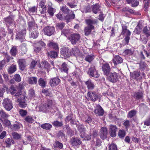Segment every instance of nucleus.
Wrapping results in <instances>:
<instances>
[{"mask_svg":"<svg viewBox=\"0 0 150 150\" xmlns=\"http://www.w3.org/2000/svg\"><path fill=\"white\" fill-rule=\"evenodd\" d=\"M85 22L87 25L84 28L83 31L85 35L88 36L91 33L92 30L95 29L94 25L97 24L98 21L96 20L88 19L85 20Z\"/></svg>","mask_w":150,"mask_h":150,"instance_id":"1","label":"nucleus"},{"mask_svg":"<svg viewBox=\"0 0 150 150\" xmlns=\"http://www.w3.org/2000/svg\"><path fill=\"white\" fill-rule=\"evenodd\" d=\"M18 90L15 94L14 95L15 98H18L16 102L19 103V105L20 107L23 108L26 106L27 104L25 102V96H22V92L21 91Z\"/></svg>","mask_w":150,"mask_h":150,"instance_id":"2","label":"nucleus"},{"mask_svg":"<svg viewBox=\"0 0 150 150\" xmlns=\"http://www.w3.org/2000/svg\"><path fill=\"white\" fill-rule=\"evenodd\" d=\"M87 99L88 100L95 102L97 100L99 96L95 91H89L87 93Z\"/></svg>","mask_w":150,"mask_h":150,"instance_id":"3","label":"nucleus"},{"mask_svg":"<svg viewBox=\"0 0 150 150\" xmlns=\"http://www.w3.org/2000/svg\"><path fill=\"white\" fill-rule=\"evenodd\" d=\"M2 104L5 109L8 111L11 110L13 108V106L12 101L8 98L3 100Z\"/></svg>","mask_w":150,"mask_h":150,"instance_id":"4","label":"nucleus"},{"mask_svg":"<svg viewBox=\"0 0 150 150\" xmlns=\"http://www.w3.org/2000/svg\"><path fill=\"white\" fill-rule=\"evenodd\" d=\"M87 74L90 76L95 78H98L99 75L95 68L94 65L92 64L89 68L87 72Z\"/></svg>","mask_w":150,"mask_h":150,"instance_id":"5","label":"nucleus"},{"mask_svg":"<svg viewBox=\"0 0 150 150\" xmlns=\"http://www.w3.org/2000/svg\"><path fill=\"white\" fill-rule=\"evenodd\" d=\"M81 36L79 33H74L71 34L69 37V39L72 44L75 45L79 41L80 39Z\"/></svg>","mask_w":150,"mask_h":150,"instance_id":"6","label":"nucleus"},{"mask_svg":"<svg viewBox=\"0 0 150 150\" xmlns=\"http://www.w3.org/2000/svg\"><path fill=\"white\" fill-rule=\"evenodd\" d=\"M102 69L105 75H109L111 70L110 66L107 62L103 63L102 65Z\"/></svg>","mask_w":150,"mask_h":150,"instance_id":"7","label":"nucleus"},{"mask_svg":"<svg viewBox=\"0 0 150 150\" xmlns=\"http://www.w3.org/2000/svg\"><path fill=\"white\" fill-rule=\"evenodd\" d=\"M93 112L96 116H103L104 113V110L99 104L96 105Z\"/></svg>","mask_w":150,"mask_h":150,"instance_id":"8","label":"nucleus"},{"mask_svg":"<svg viewBox=\"0 0 150 150\" xmlns=\"http://www.w3.org/2000/svg\"><path fill=\"white\" fill-rule=\"evenodd\" d=\"M108 80L112 83H115L118 80V74L116 72L110 73L107 78Z\"/></svg>","mask_w":150,"mask_h":150,"instance_id":"9","label":"nucleus"},{"mask_svg":"<svg viewBox=\"0 0 150 150\" xmlns=\"http://www.w3.org/2000/svg\"><path fill=\"white\" fill-rule=\"evenodd\" d=\"M4 20L6 25L8 26H12L14 27H16V25L14 22L13 17L12 16H9L8 17L4 18Z\"/></svg>","mask_w":150,"mask_h":150,"instance_id":"10","label":"nucleus"},{"mask_svg":"<svg viewBox=\"0 0 150 150\" xmlns=\"http://www.w3.org/2000/svg\"><path fill=\"white\" fill-rule=\"evenodd\" d=\"M70 143L72 146H76L81 144L82 142L79 138L77 137H72L70 139Z\"/></svg>","mask_w":150,"mask_h":150,"instance_id":"11","label":"nucleus"},{"mask_svg":"<svg viewBox=\"0 0 150 150\" xmlns=\"http://www.w3.org/2000/svg\"><path fill=\"white\" fill-rule=\"evenodd\" d=\"M87 88L88 90H93L95 87V85L91 80L89 79L87 81H84Z\"/></svg>","mask_w":150,"mask_h":150,"instance_id":"12","label":"nucleus"},{"mask_svg":"<svg viewBox=\"0 0 150 150\" xmlns=\"http://www.w3.org/2000/svg\"><path fill=\"white\" fill-rule=\"evenodd\" d=\"M60 81V79L58 77H54L50 80L49 84L52 87H54L58 85Z\"/></svg>","mask_w":150,"mask_h":150,"instance_id":"13","label":"nucleus"},{"mask_svg":"<svg viewBox=\"0 0 150 150\" xmlns=\"http://www.w3.org/2000/svg\"><path fill=\"white\" fill-rule=\"evenodd\" d=\"M108 131L105 127H102L100 130V138L103 140H104L107 137Z\"/></svg>","mask_w":150,"mask_h":150,"instance_id":"14","label":"nucleus"},{"mask_svg":"<svg viewBox=\"0 0 150 150\" xmlns=\"http://www.w3.org/2000/svg\"><path fill=\"white\" fill-rule=\"evenodd\" d=\"M75 18V14H74V11H71L69 13L66 14L64 16V20H66L67 23L70 22L73 19Z\"/></svg>","mask_w":150,"mask_h":150,"instance_id":"15","label":"nucleus"},{"mask_svg":"<svg viewBox=\"0 0 150 150\" xmlns=\"http://www.w3.org/2000/svg\"><path fill=\"white\" fill-rule=\"evenodd\" d=\"M60 54L64 58H68L71 55L70 50L67 48L62 49L60 52Z\"/></svg>","mask_w":150,"mask_h":150,"instance_id":"16","label":"nucleus"},{"mask_svg":"<svg viewBox=\"0 0 150 150\" xmlns=\"http://www.w3.org/2000/svg\"><path fill=\"white\" fill-rule=\"evenodd\" d=\"M123 61V59L119 55L115 56L112 59V62L115 66H117L118 64L122 63Z\"/></svg>","mask_w":150,"mask_h":150,"instance_id":"17","label":"nucleus"},{"mask_svg":"<svg viewBox=\"0 0 150 150\" xmlns=\"http://www.w3.org/2000/svg\"><path fill=\"white\" fill-rule=\"evenodd\" d=\"M84 57V60L89 63H91L95 57V56L93 54L86 53L85 55H83Z\"/></svg>","mask_w":150,"mask_h":150,"instance_id":"18","label":"nucleus"},{"mask_svg":"<svg viewBox=\"0 0 150 150\" xmlns=\"http://www.w3.org/2000/svg\"><path fill=\"white\" fill-rule=\"evenodd\" d=\"M28 29L30 32L33 30H37L38 27L34 22L30 21L28 23Z\"/></svg>","mask_w":150,"mask_h":150,"instance_id":"19","label":"nucleus"},{"mask_svg":"<svg viewBox=\"0 0 150 150\" xmlns=\"http://www.w3.org/2000/svg\"><path fill=\"white\" fill-rule=\"evenodd\" d=\"M20 69L23 71L26 66V62L24 59H20L18 61Z\"/></svg>","mask_w":150,"mask_h":150,"instance_id":"20","label":"nucleus"},{"mask_svg":"<svg viewBox=\"0 0 150 150\" xmlns=\"http://www.w3.org/2000/svg\"><path fill=\"white\" fill-rule=\"evenodd\" d=\"M76 125L77 128L79 132L81 134V137H82L83 134H85V132L86 131V128L82 124L77 125L76 124Z\"/></svg>","mask_w":150,"mask_h":150,"instance_id":"21","label":"nucleus"},{"mask_svg":"<svg viewBox=\"0 0 150 150\" xmlns=\"http://www.w3.org/2000/svg\"><path fill=\"white\" fill-rule=\"evenodd\" d=\"M117 128L115 125H111L110 126V134L111 137H115L116 135V131Z\"/></svg>","mask_w":150,"mask_h":150,"instance_id":"22","label":"nucleus"},{"mask_svg":"<svg viewBox=\"0 0 150 150\" xmlns=\"http://www.w3.org/2000/svg\"><path fill=\"white\" fill-rule=\"evenodd\" d=\"M127 27L125 25H122V31L120 33L121 35H130L131 32L128 29H127Z\"/></svg>","mask_w":150,"mask_h":150,"instance_id":"23","label":"nucleus"},{"mask_svg":"<svg viewBox=\"0 0 150 150\" xmlns=\"http://www.w3.org/2000/svg\"><path fill=\"white\" fill-rule=\"evenodd\" d=\"M49 42H50L48 44V46L50 48L56 51L59 50L58 45L57 43L50 41Z\"/></svg>","mask_w":150,"mask_h":150,"instance_id":"24","label":"nucleus"},{"mask_svg":"<svg viewBox=\"0 0 150 150\" xmlns=\"http://www.w3.org/2000/svg\"><path fill=\"white\" fill-rule=\"evenodd\" d=\"M139 64V69L141 71H144L147 69L148 65L144 61L140 60Z\"/></svg>","mask_w":150,"mask_h":150,"instance_id":"25","label":"nucleus"},{"mask_svg":"<svg viewBox=\"0 0 150 150\" xmlns=\"http://www.w3.org/2000/svg\"><path fill=\"white\" fill-rule=\"evenodd\" d=\"M142 25L140 23H139L134 29L133 32L137 34H139L142 32Z\"/></svg>","mask_w":150,"mask_h":150,"instance_id":"26","label":"nucleus"},{"mask_svg":"<svg viewBox=\"0 0 150 150\" xmlns=\"http://www.w3.org/2000/svg\"><path fill=\"white\" fill-rule=\"evenodd\" d=\"M61 71L62 72L68 73L69 68L68 65L66 62H63L61 65V67L60 68Z\"/></svg>","mask_w":150,"mask_h":150,"instance_id":"27","label":"nucleus"},{"mask_svg":"<svg viewBox=\"0 0 150 150\" xmlns=\"http://www.w3.org/2000/svg\"><path fill=\"white\" fill-rule=\"evenodd\" d=\"M100 7L98 4H96L94 5L92 8L93 12L95 14H96L100 11Z\"/></svg>","mask_w":150,"mask_h":150,"instance_id":"28","label":"nucleus"},{"mask_svg":"<svg viewBox=\"0 0 150 150\" xmlns=\"http://www.w3.org/2000/svg\"><path fill=\"white\" fill-rule=\"evenodd\" d=\"M137 113V111L135 110H131L128 112L127 117L129 118H132L136 115Z\"/></svg>","mask_w":150,"mask_h":150,"instance_id":"29","label":"nucleus"},{"mask_svg":"<svg viewBox=\"0 0 150 150\" xmlns=\"http://www.w3.org/2000/svg\"><path fill=\"white\" fill-rule=\"evenodd\" d=\"M16 70V66L15 65L12 64L9 68L8 71L9 74L13 73Z\"/></svg>","mask_w":150,"mask_h":150,"instance_id":"30","label":"nucleus"},{"mask_svg":"<svg viewBox=\"0 0 150 150\" xmlns=\"http://www.w3.org/2000/svg\"><path fill=\"white\" fill-rule=\"evenodd\" d=\"M143 96V93L141 92H136L135 93L134 95V98L137 100L142 99Z\"/></svg>","mask_w":150,"mask_h":150,"instance_id":"31","label":"nucleus"},{"mask_svg":"<svg viewBox=\"0 0 150 150\" xmlns=\"http://www.w3.org/2000/svg\"><path fill=\"white\" fill-rule=\"evenodd\" d=\"M71 52L74 56H76L79 54L80 51L78 47L75 46L72 49Z\"/></svg>","mask_w":150,"mask_h":150,"instance_id":"32","label":"nucleus"},{"mask_svg":"<svg viewBox=\"0 0 150 150\" xmlns=\"http://www.w3.org/2000/svg\"><path fill=\"white\" fill-rule=\"evenodd\" d=\"M28 82L30 84H36L37 82L36 78L34 77H28Z\"/></svg>","mask_w":150,"mask_h":150,"instance_id":"33","label":"nucleus"},{"mask_svg":"<svg viewBox=\"0 0 150 150\" xmlns=\"http://www.w3.org/2000/svg\"><path fill=\"white\" fill-rule=\"evenodd\" d=\"M61 10L64 14H65L69 13L71 11L66 6H62L61 8Z\"/></svg>","mask_w":150,"mask_h":150,"instance_id":"34","label":"nucleus"},{"mask_svg":"<svg viewBox=\"0 0 150 150\" xmlns=\"http://www.w3.org/2000/svg\"><path fill=\"white\" fill-rule=\"evenodd\" d=\"M140 75V71H135L132 73L131 74V77L134 79H136L139 77Z\"/></svg>","mask_w":150,"mask_h":150,"instance_id":"35","label":"nucleus"},{"mask_svg":"<svg viewBox=\"0 0 150 150\" xmlns=\"http://www.w3.org/2000/svg\"><path fill=\"white\" fill-rule=\"evenodd\" d=\"M54 30V27L47 26V35L50 36L53 34Z\"/></svg>","mask_w":150,"mask_h":150,"instance_id":"36","label":"nucleus"},{"mask_svg":"<svg viewBox=\"0 0 150 150\" xmlns=\"http://www.w3.org/2000/svg\"><path fill=\"white\" fill-rule=\"evenodd\" d=\"M47 54L49 57L52 58H55L58 56L57 53L53 51H52L48 53Z\"/></svg>","mask_w":150,"mask_h":150,"instance_id":"37","label":"nucleus"},{"mask_svg":"<svg viewBox=\"0 0 150 150\" xmlns=\"http://www.w3.org/2000/svg\"><path fill=\"white\" fill-rule=\"evenodd\" d=\"M26 33V30L25 29H22L16 38L19 39L22 38L25 36Z\"/></svg>","mask_w":150,"mask_h":150,"instance_id":"38","label":"nucleus"},{"mask_svg":"<svg viewBox=\"0 0 150 150\" xmlns=\"http://www.w3.org/2000/svg\"><path fill=\"white\" fill-rule=\"evenodd\" d=\"M9 116V115L6 113L5 111L1 109L0 110V117L3 119H7Z\"/></svg>","mask_w":150,"mask_h":150,"instance_id":"39","label":"nucleus"},{"mask_svg":"<svg viewBox=\"0 0 150 150\" xmlns=\"http://www.w3.org/2000/svg\"><path fill=\"white\" fill-rule=\"evenodd\" d=\"M14 141L11 138H8L6 139L5 143L7 147H9L11 145L14 143Z\"/></svg>","mask_w":150,"mask_h":150,"instance_id":"40","label":"nucleus"},{"mask_svg":"<svg viewBox=\"0 0 150 150\" xmlns=\"http://www.w3.org/2000/svg\"><path fill=\"white\" fill-rule=\"evenodd\" d=\"M144 8L145 11H147L149 7V3L150 2V0H144Z\"/></svg>","mask_w":150,"mask_h":150,"instance_id":"41","label":"nucleus"},{"mask_svg":"<svg viewBox=\"0 0 150 150\" xmlns=\"http://www.w3.org/2000/svg\"><path fill=\"white\" fill-rule=\"evenodd\" d=\"M52 124L55 127H61L63 125L62 121L59 122L57 120L54 121Z\"/></svg>","mask_w":150,"mask_h":150,"instance_id":"42","label":"nucleus"},{"mask_svg":"<svg viewBox=\"0 0 150 150\" xmlns=\"http://www.w3.org/2000/svg\"><path fill=\"white\" fill-rule=\"evenodd\" d=\"M83 12L86 13H90L91 11V8L89 5L87 6H84L82 8Z\"/></svg>","mask_w":150,"mask_h":150,"instance_id":"43","label":"nucleus"},{"mask_svg":"<svg viewBox=\"0 0 150 150\" xmlns=\"http://www.w3.org/2000/svg\"><path fill=\"white\" fill-rule=\"evenodd\" d=\"M17 88L16 87L14 86H11L9 88V91L10 93L12 95H14L17 91Z\"/></svg>","mask_w":150,"mask_h":150,"instance_id":"44","label":"nucleus"},{"mask_svg":"<svg viewBox=\"0 0 150 150\" xmlns=\"http://www.w3.org/2000/svg\"><path fill=\"white\" fill-rule=\"evenodd\" d=\"M56 11V9H55L53 8L52 7H49L47 12L51 17L53 16L54 14Z\"/></svg>","mask_w":150,"mask_h":150,"instance_id":"45","label":"nucleus"},{"mask_svg":"<svg viewBox=\"0 0 150 150\" xmlns=\"http://www.w3.org/2000/svg\"><path fill=\"white\" fill-rule=\"evenodd\" d=\"M17 50L16 46H13L10 51V53L13 56H15L17 53Z\"/></svg>","mask_w":150,"mask_h":150,"instance_id":"46","label":"nucleus"},{"mask_svg":"<svg viewBox=\"0 0 150 150\" xmlns=\"http://www.w3.org/2000/svg\"><path fill=\"white\" fill-rule=\"evenodd\" d=\"M134 52L131 49H126L123 52V53L126 55L130 56L133 54Z\"/></svg>","mask_w":150,"mask_h":150,"instance_id":"47","label":"nucleus"},{"mask_svg":"<svg viewBox=\"0 0 150 150\" xmlns=\"http://www.w3.org/2000/svg\"><path fill=\"white\" fill-rule=\"evenodd\" d=\"M126 134V133L125 130L123 129H120L118 132V135L120 138H122L125 137Z\"/></svg>","mask_w":150,"mask_h":150,"instance_id":"48","label":"nucleus"},{"mask_svg":"<svg viewBox=\"0 0 150 150\" xmlns=\"http://www.w3.org/2000/svg\"><path fill=\"white\" fill-rule=\"evenodd\" d=\"M31 32L30 34L31 37L33 38H36L39 35V33L37 30H33L32 32Z\"/></svg>","mask_w":150,"mask_h":150,"instance_id":"49","label":"nucleus"},{"mask_svg":"<svg viewBox=\"0 0 150 150\" xmlns=\"http://www.w3.org/2000/svg\"><path fill=\"white\" fill-rule=\"evenodd\" d=\"M55 145L54 147L55 148H59V149H62L63 147V144L58 141H56L55 142Z\"/></svg>","mask_w":150,"mask_h":150,"instance_id":"50","label":"nucleus"},{"mask_svg":"<svg viewBox=\"0 0 150 150\" xmlns=\"http://www.w3.org/2000/svg\"><path fill=\"white\" fill-rule=\"evenodd\" d=\"M143 31L146 37L148 38L150 36L149 30H148L147 26H146L144 28L143 30Z\"/></svg>","mask_w":150,"mask_h":150,"instance_id":"51","label":"nucleus"},{"mask_svg":"<svg viewBox=\"0 0 150 150\" xmlns=\"http://www.w3.org/2000/svg\"><path fill=\"white\" fill-rule=\"evenodd\" d=\"M12 135L13 138L15 140H18L21 137V135L16 132H13Z\"/></svg>","mask_w":150,"mask_h":150,"instance_id":"52","label":"nucleus"},{"mask_svg":"<svg viewBox=\"0 0 150 150\" xmlns=\"http://www.w3.org/2000/svg\"><path fill=\"white\" fill-rule=\"evenodd\" d=\"M65 25V23H64L62 22L58 23L56 24V28L60 30H62Z\"/></svg>","mask_w":150,"mask_h":150,"instance_id":"53","label":"nucleus"},{"mask_svg":"<svg viewBox=\"0 0 150 150\" xmlns=\"http://www.w3.org/2000/svg\"><path fill=\"white\" fill-rule=\"evenodd\" d=\"M40 6H41L42 11H41L42 14H44L46 12V7L44 2H42L40 3Z\"/></svg>","mask_w":150,"mask_h":150,"instance_id":"54","label":"nucleus"},{"mask_svg":"<svg viewBox=\"0 0 150 150\" xmlns=\"http://www.w3.org/2000/svg\"><path fill=\"white\" fill-rule=\"evenodd\" d=\"M69 82L70 83L71 86L74 88H76L78 86V82H74L73 81H72L71 79V80H69Z\"/></svg>","mask_w":150,"mask_h":150,"instance_id":"55","label":"nucleus"},{"mask_svg":"<svg viewBox=\"0 0 150 150\" xmlns=\"http://www.w3.org/2000/svg\"><path fill=\"white\" fill-rule=\"evenodd\" d=\"M130 125V122L129 120H126L123 123V125L125 127V129L127 130L129 128Z\"/></svg>","mask_w":150,"mask_h":150,"instance_id":"56","label":"nucleus"},{"mask_svg":"<svg viewBox=\"0 0 150 150\" xmlns=\"http://www.w3.org/2000/svg\"><path fill=\"white\" fill-rule=\"evenodd\" d=\"M13 79L17 82H20L21 80V78L19 74L15 75L13 77Z\"/></svg>","mask_w":150,"mask_h":150,"instance_id":"57","label":"nucleus"},{"mask_svg":"<svg viewBox=\"0 0 150 150\" xmlns=\"http://www.w3.org/2000/svg\"><path fill=\"white\" fill-rule=\"evenodd\" d=\"M83 136L82 138H83V140H89L91 139V136L89 135H86V134L85 132V134H83Z\"/></svg>","mask_w":150,"mask_h":150,"instance_id":"58","label":"nucleus"},{"mask_svg":"<svg viewBox=\"0 0 150 150\" xmlns=\"http://www.w3.org/2000/svg\"><path fill=\"white\" fill-rule=\"evenodd\" d=\"M26 140V141L23 140V143L25 145H27L28 143H30L32 141V138L31 137L28 136L27 137Z\"/></svg>","mask_w":150,"mask_h":150,"instance_id":"59","label":"nucleus"},{"mask_svg":"<svg viewBox=\"0 0 150 150\" xmlns=\"http://www.w3.org/2000/svg\"><path fill=\"white\" fill-rule=\"evenodd\" d=\"M25 121L29 123H32L34 121L33 119L31 116H30L26 117L25 118Z\"/></svg>","mask_w":150,"mask_h":150,"instance_id":"60","label":"nucleus"},{"mask_svg":"<svg viewBox=\"0 0 150 150\" xmlns=\"http://www.w3.org/2000/svg\"><path fill=\"white\" fill-rule=\"evenodd\" d=\"M71 75L73 77L76 78L77 79H80V76L78 73L76 71H74L71 74Z\"/></svg>","mask_w":150,"mask_h":150,"instance_id":"61","label":"nucleus"},{"mask_svg":"<svg viewBox=\"0 0 150 150\" xmlns=\"http://www.w3.org/2000/svg\"><path fill=\"white\" fill-rule=\"evenodd\" d=\"M109 150H117V146L114 144H112L109 146Z\"/></svg>","mask_w":150,"mask_h":150,"instance_id":"62","label":"nucleus"},{"mask_svg":"<svg viewBox=\"0 0 150 150\" xmlns=\"http://www.w3.org/2000/svg\"><path fill=\"white\" fill-rule=\"evenodd\" d=\"M16 86L18 90L21 91V90L24 88V83L23 82L20 83Z\"/></svg>","mask_w":150,"mask_h":150,"instance_id":"63","label":"nucleus"},{"mask_svg":"<svg viewBox=\"0 0 150 150\" xmlns=\"http://www.w3.org/2000/svg\"><path fill=\"white\" fill-rule=\"evenodd\" d=\"M144 125L147 126H150V117L144 121Z\"/></svg>","mask_w":150,"mask_h":150,"instance_id":"64","label":"nucleus"}]
</instances>
